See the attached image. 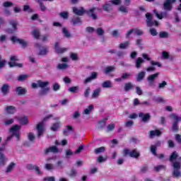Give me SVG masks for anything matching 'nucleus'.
<instances>
[{"label":"nucleus","mask_w":181,"mask_h":181,"mask_svg":"<svg viewBox=\"0 0 181 181\" xmlns=\"http://www.w3.org/2000/svg\"><path fill=\"white\" fill-rule=\"evenodd\" d=\"M139 117L141 118L143 122H148L151 119V115L149 113L145 115L144 112H139Z\"/></svg>","instance_id":"a211bd4d"},{"label":"nucleus","mask_w":181,"mask_h":181,"mask_svg":"<svg viewBox=\"0 0 181 181\" xmlns=\"http://www.w3.org/2000/svg\"><path fill=\"white\" fill-rule=\"evenodd\" d=\"M0 90L4 95H8L11 90V86H9V84L8 83H4L1 86V88Z\"/></svg>","instance_id":"4468645a"},{"label":"nucleus","mask_w":181,"mask_h":181,"mask_svg":"<svg viewBox=\"0 0 181 181\" xmlns=\"http://www.w3.org/2000/svg\"><path fill=\"white\" fill-rule=\"evenodd\" d=\"M100 93H101V88L95 89L92 93V98H98L100 97Z\"/></svg>","instance_id":"c756f323"},{"label":"nucleus","mask_w":181,"mask_h":181,"mask_svg":"<svg viewBox=\"0 0 181 181\" xmlns=\"http://www.w3.org/2000/svg\"><path fill=\"white\" fill-rule=\"evenodd\" d=\"M103 152H105V147L104 146L97 148L94 150V153H95V155H98L99 153H103Z\"/></svg>","instance_id":"58836bf2"},{"label":"nucleus","mask_w":181,"mask_h":181,"mask_svg":"<svg viewBox=\"0 0 181 181\" xmlns=\"http://www.w3.org/2000/svg\"><path fill=\"white\" fill-rule=\"evenodd\" d=\"M11 40L13 42V43H16V42L19 43L21 45V46H23V47H26V46H28V42L25 41L24 40L19 39L16 36L11 37Z\"/></svg>","instance_id":"9b49d317"},{"label":"nucleus","mask_w":181,"mask_h":181,"mask_svg":"<svg viewBox=\"0 0 181 181\" xmlns=\"http://www.w3.org/2000/svg\"><path fill=\"white\" fill-rule=\"evenodd\" d=\"M53 115H49L48 116L45 117L42 121L38 123L36 126V129L37 131L38 136H42L45 133V122L47 121L49 118H52Z\"/></svg>","instance_id":"f03ea898"},{"label":"nucleus","mask_w":181,"mask_h":181,"mask_svg":"<svg viewBox=\"0 0 181 181\" xmlns=\"http://www.w3.org/2000/svg\"><path fill=\"white\" fill-rule=\"evenodd\" d=\"M45 168L46 169V170H53L54 167L52 164L50 163H47L45 165Z\"/></svg>","instance_id":"774afa93"},{"label":"nucleus","mask_w":181,"mask_h":181,"mask_svg":"<svg viewBox=\"0 0 181 181\" xmlns=\"http://www.w3.org/2000/svg\"><path fill=\"white\" fill-rule=\"evenodd\" d=\"M10 25L13 27V29L8 28L6 30L7 33H13L15 30H18V21L11 20L9 22Z\"/></svg>","instance_id":"ddd939ff"},{"label":"nucleus","mask_w":181,"mask_h":181,"mask_svg":"<svg viewBox=\"0 0 181 181\" xmlns=\"http://www.w3.org/2000/svg\"><path fill=\"white\" fill-rule=\"evenodd\" d=\"M110 4H112V5H116V6H119L121 5L122 1V0H112L110 1Z\"/></svg>","instance_id":"338daca9"},{"label":"nucleus","mask_w":181,"mask_h":181,"mask_svg":"<svg viewBox=\"0 0 181 181\" xmlns=\"http://www.w3.org/2000/svg\"><path fill=\"white\" fill-rule=\"evenodd\" d=\"M72 11L77 16H83V15L87 13V10L84 9V7H73Z\"/></svg>","instance_id":"9d476101"},{"label":"nucleus","mask_w":181,"mask_h":181,"mask_svg":"<svg viewBox=\"0 0 181 181\" xmlns=\"http://www.w3.org/2000/svg\"><path fill=\"white\" fill-rule=\"evenodd\" d=\"M16 92L18 95H25L28 93V90L22 86H18L16 88Z\"/></svg>","instance_id":"aec40b11"},{"label":"nucleus","mask_w":181,"mask_h":181,"mask_svg":"<svg viewBox=\"0 0 181 181\" xmlns=\"http://www.w3.org/2000/svg\"><path fill=\"white\" fill-rule=\"evenodd\" d=\"M59 16L63 18V19H69V12L63 11L59 13Z\"/></svg>","instance_id":"6e6d98bb"},{"label":"nucleus","mask_w":181,"mask_h":181,"mask_svg":"<svg viewBox=\"0 0 181 181\" xmlns=\"http://www.w3.org/2000/svg\"><path fill=\"white\" fill-rule=\"evenodd\" d=\"M23 11L24 12H28V13H32L33 12V9H32V8H30V6H29V5H25V6H23Z\"/></svg>","instance_id":"37998d69"},{"label":"nucleus","mask_w":181,"mask_h":181,"mask_svg":"<svg viewBox=\"0 0 181 181\" xmlns=\"http://www.w3.org/2000/svg\"><path fill=\"white\" fill-rule=\"evenodd\" d=\"M49 85L50 82L49 81H42V80H39L37 83H32V88H37V87H40L41 90L39 91V95H47V94H49V91H50V87H48Z\"/></svg>","instance_id":"f257e3e1"},{"label":"nucleus","mask_w":181,"mask_h":181,"mask_svg":"<svg viewBox=\"0 0 181 181\" xmlns=\"http://www.w3.org/2000/svg\"><path fill=\"white\" fill-rule=\"evenodd\" d=\"M134 88L135 86L132 84V82H128L124 84V90L126 93L131 91V90H134Z\"/></svg>","instance_id":"5701e85b"},{"label":"nucleus","mask_w":181,"mask_h":181,"mask_svg":"<svg viewBox=\"0 0 181 181\" xmlns=\"http://www.w3.org/2000/svg\"><path fill=\"white\" fill-rule=\"evenodd\" d=\"M124 156H129L130 158H134V159H138L141 156V153H139L136 149H133L129 151L128 148H124L123 150Z\"/></svg>","instance_id":"7ed1b4c3"},{"label":"nucleus","mask_w":181,"mask_h":181,"mask_svg":"<svg viewBox=\"0 0 181 181\" xmlns=\"http://www.w3.org/2000/svg\"><path fill=\"white\" fill-rule=\"evenodd\" d=\"M11 139L12 136L7 137V139L4 143H3L2 146L0 148V165H5V158H6V156L5 154L1 153V152H4V151H5L8 141H11Z\"/></svg>","instance_id":"20e7f679"},{"label":"nucleus","mask_w":181,"mask_h":181,"mask_svg":"<svg viewBox=\"0 0 181 181\" xmlns=\"http://www.w3.org/2000/svg\"><path fill=\"white\" fill-rule=\"evenodd\" d=\"M95 11H103V9L98 7H92L86 10V15H88L89 18H92L93 21H97V19H98V17L97 16V14L95 13Z\"/></svg>","instance_id":"39448f33"},{"label":"nucleus","mask_w":181,"mask_h":181,"mask_svg":"<svg viewBox=\"0 0 181 181\" xmlns=\"http://www.w3.org/2000/svg\"><path fill=\"white\" fill-rule=\"evenodd\" d=\"M107 121H108V118H104L103 119L99 121L98 128L99 129L105 128V125H107Z\"/></svg>","instance_id":"a878e982"},{"label":"nucleus","mask_w":181,"mask_h":181,"mask_svg":"<svg viewBox=\"0 0 181 181\" xmlns=\"http://www.w3.org/2000/svg\"><path fill=\"white\" fill-rule=\"evenodd\" d=\"M60 128V122L54 123L51 127V131L56 132Z\"/></svg>","instance_id":"c9c22d12"},{"label":"nucleus","mask_w":181,"mask_h":181,"mask_svg":"<svg viewBox=\"0 0 181 181\" xmlns=\"http://www.w3.org/2000/svg\"><path fill=\"white\" fill-rule=\"evenodd\" d=\"M145 76H146V72H145V71H140L136 76V81L139 83L142 81V80L145 78Z\"/></svg>","instance_id":"393cba45"},{"label":"nucleus","mask_w":181,"mask_h":181,"mask_svg":"<svg viewBox=\"0 0 181 181\" xmlns=\"http://www.w3.org/2000/svg\"><path fill=\"white\" fill-rule=\"evenodd\" d=\"M114 70H115L114 66H107L104 69V73L108 74V73H111V71H114Z\"/></svg>","instance_id":"3c124183"},{"label":"nucleus","mask_w":181,"mask_h":181,"mask_svg":"<svg viewBox=\"0 0 181 181\" xmlns=\"http://www.w3.org/2000/svg\"><path fill=\"white\" fill-rule=\"evenodd\" d=\"M57 69H59V70H66V69H69V64H59L57 65Z\"/></svg>","instance_id":"c03bdc74"},{"label":"nucleus","mask_w":181,"mask_h":181,"mask_svg":"<svg viewBox=\"0 0 181 181\" xmlns=\"http://www.w3.org/2000/svg\"><path fill=\"white\" fill-rule=\"evenodd\" d=\"M107 156L103 157V156H99L96 160L99 163H103V162H105L107 160Z\"/></svg>","instance_id":"5fc2aeb1"},{"label":"nucleus","mask_w":181,"mask_h":181,"mask_svg":"<svg viewBox=\"0 0 181 181\" xmlns=\"http://www.w3.org/2000/svg\"><path fill=\"white\" fill-rule=\"evenodd\" d=\"M6 65V60L2 59V55L0 54V69H4Z\"/></svg>","instance_id":"8fccbe9b"},{"label":"nucleus","mask_w":181,"mask_h":181,"mask_svg":"<svg viewBox=\"0 0 181 181\" xmlns=\"http://www.w3.org/2000/svg\"><path fill=\"white\" fill-rule=\"evenodd\" d=\"M151 152L154 155V156H158V153H156V146H151Z\"/></svg>","instance_id":"e2e57ef3"},{"label":"nucleus","mask_w":181,"mask_h":181,"mask_svg":"<svg viewBox=\"0 0 181 181\" xmlns=\"http://www.w3.org/2000/svg\"><path fill=\"white\" fill-rule=\"evenodd\" d=\"M54 49H55V52H57L58 54L64 53L65 52H67V50H68L67 48H62V47H59V42H55Z\"/></svg>","instance_id":"6ab92c4d"},{"label":"nucleus","mask_w":181,"mask_h":181,"mask_svg":"<svg viewBox=\"0 0 181 181\" xmlns=\"http://www.w3.org/2000/svg\"><path fill=\"white\" fill-rule=\"evenodd\" d=\"M153 13L158 19H163V17L166 16V12H161L159 13L156 9L153 10Z\"/></svg>","instance_id":"2f4dec72"},{"label":"nucleus","mask_w":181,"mask_h":181,"mask_svg":"<svg viewBox=\"0 0 181 181\" xmlns=\"http://www.w3.org/2000/svg\"><path fill=\"white\" fill-rule=\"evenodd\" d=\"M37 2L40 5V11H42V12H45V11H46V9H47L46 6L44 5L43 3L42 2V1H40V0H37Z\"/></svg>","instance_id":"864d4df0"},{"label":"nucleus","mask_w":181,"mask_h":181,"mask_svg":"<svg viewBox=\"0 0 181 181\" xmlns=\"http://www.w3.org/2000/svg\"><path fill=\"white\" fill-rule=\"evenodd\" d=\"M8 66L10 67H18L19 69H22V67H23V64H18V62H8Z\"/></svg>","instance_id":"72a5a7b5"},{"label":"nucleus","mask_w":181,"mask_h":181,"mask_svg":"<svg viewBox=\"0 0 181 181\" xmlns=\"http://www.w3.org/2000/svg\"><path fill=\"white\" fill-rule=\"evenodd\" d=\"M102 8H103V11H105V12H111L112 11V4L111 2L108 1L106 2L104 5L102 6Z\"/></svg>","instance_id":"4be33fe9"},{"label":"nucleus","mask_w":181,"mask_h":181,"mask_svg":"<svg viewBox=\"0 0 181 181\" xmlns=\"http://www.w3.org/2000/svg\"><path fill=\"white\" fill-rule=\"evenodd\" d=\"M32 35L35 39H39V37H40V30L37 28H34Z\"/></svg>","instance_id":"7c9ffc66"},{"label":"nucleus","mask_w":181,"mask_h":181,"mask_svg":"<svg viewBox=\"0 0 181 181\" xmlns=\"http://www.w3.org/2000/svg\"><path fill=\"white\" fill-rule=\"evenodd\" d=\"M159 37L161 39L168 38V37H169V33H168L166 32H160V34H159Z\"/></svg>","instance_id":"0e129e2a"},{"label":"nucleus","mask_w":181,"mask_h":181,"mask_svg":"<svg viewBox=\"0 0 181 181\" xmlns=\"http://www.w3.org/2000/svg\"><path fill=\"white\" fill-rule=\"evenodd\" d=\"M95 32L98 36H103L104 33H105V31H104V29H103V28H98L95 30Z\"/></svg>","instance_id":"49530a36"},{"label":"nucleus","mask_w":181,"mask_h":181,"mask_svg":"<svg viewBox=\"0 0 181 181\" xmlns=\"http://www.w3.org/2000/svg\"><path fill=\"white\" fill-rule=\"evenodd\" d=\"M162 135V132L160 130H153L150 131V136H160Z\"/></svg>","instance_id":"473e14b6"},{"label":"nucleus","mask_w":181,"mask_h":181,"mask_svg":"<svg viewBox=\"0 0 181 181\" xmlns=\"http://www.w3.org/2000/svg\"><path fill=\"white\" fill-rule=\"evenodd\" d=\"M115 128V124H110L107 127L106 132H111V131H113Z\"/></svg>","instance_id":"bf43d9fd"},{"label":"nucleus","mask_w":181,"mask_h":181,"mask_svg":"<svg viewBox=\"0 0 181 181\" xmlns=\"http://www.w3.org/2000/svg\"><path fill=\"white\" fill-rule=\"evenodd\" d=\"M118 11L122 12V13H128V8L125 7V6H121L119 7Z\"/></svg>","instance_id":"09e8293b"},{"label":"nucleus","mask_w":181,"mask_h":181,"mask_svg":"<svg viewBox=\"0 0 181 181\" xmlns=\"http://www.w3.org/2000/svg\"><path fill=\"white\" fill-rule=\"evenodd\" d=\"M28 76L26 74H23V75H20L18 77V81H25V80H26V78H28Z\"/></svg>","instance_id":"680f3d73"},{"label":"nucleus","mask_w":181,"mask_h":181,"mask_svg":"<svg viewBox=\"0 0 181 181\" xmlns=\"http://www.w3.org/2000/svg\"><path fill=\"white\" fill-rule=\"evenodd\" d=\"M170 118H173L174 121H175V122L179 124V121H181V117L177 116L176 114L175 113H172L170 115Z\"/></svg>","instance_id":"ea45409f"},{"label":"nucleus","mask_w":181,"mask_h":181,"mask_svg":"<svg viewBox=\"0 0 181 181\" xmlns=\"http://www.w3.org/2000/svg\"><path fill=\"white\" fill-rule=\"evenodd\" d=\"M16 119H18L22 125H26L28 122H29V119L26 117H16Z\"/></svg>","instance_id":"cd10ccee"},{"label":"nucleus","mask_w":181,"mask_h":181,"mask_svg":"<svg viewBox=\"0 0 181 181\" xmlns=\"http://www.w3.org/2000/svg\"><path fill=\"white\" fill-rule=\"evenodd\" d=\"M68 91L69 93H73L74 94H76L78 91V86H72L68 88Z\"/></svg>","instance_id":"a18cd8bd"},{"label":"nucleus","mask_w":181,"mask_h":181,"mask_svg":"<svg viewBox=\"0 0 181 181\" xmlns=\"http://www.w3.org/2000/svg\"><path fill=\"white\" fill-rule=\"evenodd\" d=\"M177 158H179V154L177 151H173L169 157V160L171 162V163H175V160H176Z\"/></svg>","instance_id":"b1692460"},{"label":"nucleus","mask_w":181,"mask_h":181,"mask_svg":"<svg viewBox=\"0 0 181 181\" xmlns=\"http://www.w3.org/2000/svg\"><path fill=\"white\" fill-rule=\"evenodd\" d=\"M71 131H73V127L71 125L66 126V129L64 130V135L67 136V135H69V132H71Z\"/></svg>","instance_id":"a19ab883"},{"label":"nucleus","mask_w":181,"mask_h":181,"mask_svg":"<svg viewBox=\"0 0 181 181\" xmlns=\"http://www.w3.org/2000/svg\"><path fill=\"white\" fill-rule=\"evenodd\" d=\"M176 2V0H165L163 4V9L165 12H170L173 9V4Z\"/></svg>","instance_id":"423d86ee"},{"label":"nucleus","mask_w":181,"mask_h":181,"mask_svg":"<svg viewBox=\"0 0 181 181\" xmlns=\"http://www.w3.org/2000/svg\"><path fill=\"white\" fill-rule=\"evenodd\" d=\"M71 23L73 26H76L77 25H81L83 23V21H81V18L74 16L71 20Z\"/></svg>","instance_id":"f3484780"},{"label":"nucleus","mask_w":181,"mask_h":181,"mask_svg":"<svg viewBox=\"0 0 181 181\" xmlns=\"http://www.w3.org/2000/svg\"><path fill=\"white\" fill-rule=\"evenodd\" d=\"M129 46V41H126L125 42L121 43L119 45V49H127Z\"/></svg>","instance_id":"13d9d810"},{"label":"nucleus","mask_w":181,"mask_h":181,"mask_svg":"<svg viewBox=\"0 0 181 181\" xmlns=\"http://www.w3.org/2000/svg\"><path fill=\"white\" fill-rule=\"evenodd\" d=\"M135 67L136 69H141V67H142V64H144V63H145V60H144V59H142V57H138L136 61H135Z\"/></svg>","instance_id":"412c9836"},{"label":"nucleus","mask_w":181,"mask_h":181,"mask_svg":"<svg viewBox=\"0 0 181 181\" xmlns=\"http://www.w3.org/2000/svg\"><path fill=\"white\" fill-rule=\"evenodd\" d=\"M171 131L173 132H177V131H179V123H177V122L174 120L172 124Z\"/></svg>","instance_id":"f704fd0d"},{"label":"nucleus","mask_w":181,"mask_h":181,"mask_svg":"<svg viewBox=\"0 0 181 181\" xmlns=\"http://www.w3.org/2000/svg\"><path fill=\"white\" fill-rule=\"evenodd\" d=\"M59 148L56 146H52L49 148H47L45 151V155H49V153H58Z\"/></svg>","instance_id":"dca6fc26"},{"label":"nucleus","mask_w":181,"mask_h":181,"mask_svg":"<svg viewBox=\"0 0 181 181\" xmlns=\"http://www.w3.org/2000/svg\"><path fill=\"white\" fill-rule=\"evenodd\" d=\"M102 87L103 88H112L114 87V84L111 81H106L102 83Z\"/></svg>","instance_id":"c85d7f7f"},{"label":"nucleus","mask_w":181,"mask_h":181,"mask_svg":"<svg viewBox=\"0 0 181 181\" xmlns=\"http://www.w3.org/2000/svg\"><path fill=\"white\" fill-rule=\"evenodd\" d=\"M77 170H76V168H71L69 172V177H77Z\"/></svg>","instance_id":"e433bc0d"},{"label":"nucleus","mask_w":181,"mask_h":181,"mask_svg":"<svg viewBox=\"0 0 181 181\" xmlns=\"http://www.w3.org/2000/svg\"><path fill=\"white\" fill-rule=\"evenodd\" d=\"M70 57L74 62H77V60H78V55L74 52L70 53Z\"/></svg>","instance_id":"603ef678"},{"label":"nucleus","mask_w":181,"mask_h":181,"mask_svg":"<svg viewBox=\"0 0 181 181\" xmlns=\"http://www.w3.org/2000/svg\"><path fill=\"white\" fill-rule=\"evenodd\" d=\"M160 72H156V74H151L147 77V81H148V86L151 87L155 86V80L159 77Z\"/></svg>","instance_id":"0eeeda50"},{"label":"nucleus","mask_w":181,"mask_h":181,"mask_svg":"<svg viewBox=\"0 0 181 181\" xmlns=\"http://www.w3.org/2000/svg\"><path fill=\"white\" fill-rule=\"evenodd\" d=\"M84 151V146L81 145L76 151H75V155H78V153H81Z\"/></svg>","instance_id":"052dcab7"},{"label":"nucleus","mask_w":181,"mask_h":181,"mask_svg":"<svg viewBox=\"0 0 181 181\" xmlns=\"http://www.w3.org/2000/svg\"><path fill=\"white\" fill-rule=\"evenodd\" d=\"M62 33H64L65 37H71V34H70V33L66 28H62Z\"/></svg>","instance_id":"de8ad7c7"},{"label":"nucleus","mask_w":181,"mask_h":181,"mask_svg":"<svg viewBox=\"0 0 181 181\" xmlns=\"http://www.w3.org/2000/svg\"><path fill=\"white\" fill-rule=\"evenodd\" d=\"M16 163H11L7 167V169L6 170V173H9L10 172H11L12 170H13V168H15L16 166Z\"/></svg>","instance_id":"79ce46f5"},{"label":"nucleus","mask_w":181,"mask_h":181,"mask_svg":"<svg viewBox=\"0 0 181 181\" xmlns=\"http://www.w3.org/2000/svg\"><path fill=\"white\" fill-rule=\"evenodd\" d=\"M166 86H168V82H166L165 81H163L161 83H158V88L160 90L166 87Z\"/></svg>","instance_id":"4d7b16f0"},{"label":"nucleus","mask_w":181,"mask_h":181,"mask_svg":"<svg viewBox=\"0 0 181 181\" xmlns=\"http://www.w3.org/2000/svg\"><path fill=\"white\" fill-rule=\"evenodd\" d=\"M35 47L39 49L40 52L38 54L40 56H46V54L49 53V50L47 49V48L46 47H42V45H40V44L39 43L35 44Z\"/></svg>","instance_id":"1a4fd4ad"},{"label":"nucleus","mask_w":181,"mask_h":181,"mask_svg":"<svg viewBox=\"0 0 181 181\" xmlns=\"http://www.w3.org/2000/svg\"><path fill=\"white\" fill-rule=\"evenodd\" d=\"M151 64L152 65V66H148L146 69V71H148V73H151V71H155V70H156V68L153 66H158V67H162V64H160V62H158L151 61Z\"/></svg>","instance_id":"f8f14e48"},{"label":"nucleus","mask_w":181,"mask_h":181,"mask_svg":"<svg viewBox=\"0 0 181 181\" xmlns=\"http://www.w3.org/2000/svg\"><path fill=\"white\" fill-rule=\"evenodd\" d=\"M10 132L12 133L11 136H21V126L15 124L10 129Z\"/></svg>","instance_id":"6e6552de"},{"label":"nucleus","mask_w":181,"mask_h":181,"mask_svg":"<svg viewBox=\"0 0 181 181\" xmlns=\"http://www.w3.org/2000/svg\"><path fill=\"white\" fill-rule=\"evenodd\" d=\"M52 89L54 91H59V90H60V84H59L58 83H54L52 85Z\"/></svg>","instance_id":"69168bd1"},{"label":"nucleus","mask_w":181,"mask_h":181,"mask_svg":"<svg viewBox=\"0 0 181 181\" xmlns=\"http://www.w3.org/2000/svg\"><path fill=\"white\" fill-rule=\"evenodd\" d=\"M94 110V106L93 105H90L88 108L84 110L83 114L86 115H88V114L91 113V111Z\"/></svg>","instance_id":"4c0bfd02"},{"label":"nucleus","mask_w":181,"mask_h":181,"mask_svg":"<svg viewBox=\"0 0 181 181\" xmlns=\"http://www.w3.org/2000/svg\"><path fill=\"white\" fill-rule=\"evenodd\" d=\"M5 111L7 114H14L16 112V107L14 106H7L5 107Z\"/></svg>","instance_id":"bb28decb"},{"label":"nucleus","mask_w":181,"mask_h":181,"mask_svg":"<svg viewBox=\"0 0 181 181\" xmlns=\"http://www.w3.org/2000/svg\"><path fill=\"white\" fill-rule=\"evenodd\" d=\"M146 22L147 26L148 28L153 26V18L152 17V14L151 13H146Z\"/></svg>","instance_id":"2eb2a0df"}]
</instances>
